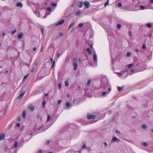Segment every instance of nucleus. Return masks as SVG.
<instances>
[{
  "mask_svg": "<svg viewBox=\"0 0 153 153\" xmlns=\"http://www.w3.org/2000/svg\"><path fill=\"white\" fill-rule=\"evenodd\" d=\"M73 66H74V70H76L77 68V60L76 58H74L73 59Z\"/></svg>",
  "mask_w": 153,
  "mask_h": 153,
  "instance_id": "nucleus-1",
  "label": "nucleus"
},
{
  "mask_svg": "<svg viewBox=\"0 0 153 153\" xmlns=\"http://www.w3.org/2000/svg\"><path fill=\"white\" fill-rule=\"evenodd\" d=\"M65 20L64 19H62L56 23L55 24L56 26H58L59 25H61L64 23Z\"/></svg>",
  "mask_w": 153,
  "mask_h": 153,
  "instance_id": "nucleus-2",
  "label": "nucleus"
},
{
  "mask_svg": "<svg viewBox=\"0 0 153 153\" xmlns=\"http://www.w3.org/2000/svg\"><path fill=\"white\" fill-rule=\"evenodd\" d=\"M84 4L86 8H88L90 7L89 2L87 1H86L84 2Z\"/></svg>",
  "mask_w": 153,
  "mask_h": 153,
  "instance_id": "nucleus-3",
  "label": "nucleus"
},
{
  "mask_svg": "<svg viewBox=\"0 0 153 153\" xmlns=\"http://www.w3.org/2000/svg\"><path fill=\"white\" fill-rule=\"evenodd\" d=\"M95 118V116L93 115L88 114L87 115V118L88 119H94Z\"/></svg>",
  "mask_w": 153,
  "mask_h": 153,
  "instance_id": "nucleus-4",
  "label": "nucleus"
},
{
  "mask_svg": "<svg viewBox=\"0 0 153 153\" xmlns=\"http://www.w3.org/2000/svg\"><path fill=\"white\" fill-rule=\"evenodd\" d=\"M25 91H21L20 94L17 97V98L19 99V98H20L21 97H22L23 96L24 94H25Z\"/></svg>",
  "mask_w": 153,
  "mask_h": 153,
  "instance_id": "nucleus-5",
  "label": "nucleus"
},
{
  "mask_svg": "<svg viewBox=\"0 0 153 153\" xmlns=\"http://www.w3.org/2000/svg\"><path fill=\"white\" fill-rule=\"evenodd\" d=\"M28 108L31 111H33L34 110V107L31 104L28 106Z\"/></svg>",
  "mask_w": 153,
  "mask_h": 153,
  "instance_id": "nucleus-6",
  "label": "nucleus"
},
{
  "mask_svg": "<svg viewBox=\"0 0 153 153\" xmlns=\"http://www.w3.org/2000/svg\"><path fill=\"white\" fill-rule=\"evenodd\" d=\"M83 5V3L81 1H79L78 2V6L79 7H82Z\"/></svg>",
  "mask_w": 153,
  "mask_h": 153,
  "instance_id": "nucleus-7",
  "label": "nucleus"
},
{
  "mask_svg": "<svg viewBox=\"0 0 153 153\" xmlns=\"http://www.w3.org/2000/svg\"><path fill=\"white\" fill-rule=\"evenodd\" d=\"M5 135L4 133L0 134V140H2L4 139L5 138Z\"/></svg>",
  "mask_w": 153,
  "mask_h": 153,
  "instance_id": "nucleus-8",
  "label": "nucleus"
},
{
  "mask_svg": "<svg viewBox=\"0 0 153 153\" xmlns=\"http://www.w3.org/2000/svg\"><path fill=\"white\" fill-rule=\"evenodd\" d=\"M94 61L95 62L97 61V58L96 54L95 53L93 55V57Z\"/></svg>",
  "mask_w": 153,
  "mask_h": 153,
  "instance_id": "nucleus-9",
  "label": "nucleus"
},
{
  "mask_svg": "<svg viewBox=\"0 0 153 153\" xmlns=\"http://www.w3.org/2000/svg\"><path fill=\"white\" fill-rule=\"evenodd\" d=\"M23 36V33H20L18 34L17 37L19 39H21Z\"/></svg>",
  "mask_w": 153,
  "mask_h": 153,
  "instance_id": "nucleus-10",
  "label": "nucleus"
},
{
  "mask_svg": "<svg viewBox=\"0 0 153 153\" xmlns=\"http://www.w3.org/2000/svg\"><path fill=\"white\" fill-rule=\"evenodd\" d=\"M16 6L17 7H19L21 8L23 6V4L21 3L20 2H18L16 4Z\"/></svg>",
  "mask_w": 153,
  "mask_h": 153,
  "instance_id": "nucleus-11",
  "label": "nucleus"
},
{
  "mask_svg": "<svg viewBox=\"0 0 153 153\" xmlns=\"http://www.w3.org/2000/svg\"><path fill=\"white\" fill-rule=\"evenodd\" d=\"M86 51L88 52V53L89 54H91L92 53L91 51L89 48H87Z\"/></svg>",
  "mask_w": 153,
  "mask_h": 153,
  "instance_id": "nucleus-12",
  "label": "nucleus"
},
{
  "mask_svg": "<svg viewBox=\"0 0 153 153\" xmlns=\"http://www.w3.org/2000/svg\"><path fill=\"white\" fill-rule=\"evenodd\" d=\"M108 92L106 91L103 92L102 93V95L103 97H105L106 96L107 94H108Z\"/></svg>",
  "mask_w": 153,
  "mask_h": 153,
  "instance_id": "nucleus-13",
  "label": "nucleus"
},
{
  "mask_svg": "<svg viewBox=\"0 0 153 153\" xmlns=\"http://www.w3.org/2000/svg\"><path fill=\"white\" fill-rule=\"evenodd\" d=\"M147 127H148L147 125L145 124L142 125V128L143 129H144L145 130L147 128Z\"/></svg>",
  "mask_w": 153,
  "mask_h": 153,
  "instance_id": "nucleus-14",
  "label": "nucleus"
},
{
  "mask_svg": "<svg viewBox=\"0 0 153 153\" xmlns=\"http://www.w3.org/2000/svg\"><path fill=\"white\" fill-rule=\"evenodd\" d=\"M81 11L79 10L77 11L75 13V15L77 16H79L81 14Z\"/></svg>",
  "mask_w": 153,
  "mask_h": 153,
  "instance_id": "nucleus-15",
  "label": "nucleus"
},
{
  "mask_svg": "<svg viewBox=\"0 0 153 153\" xmlns=\"http://www.w3.org/2000/svg\"><path fill=\"white\" fill-rule=\"evenodd\" d=\"M123 87H118L117 88L118 91L119 92L122 91L123 90Z\"/></svg>",
  "mask_w": 153,
  "mask_h": 153,
  "instance_id": "nucleus-16",
  "label": "nucleus"
},
{
  "mask_svg": "<svg viewBox=\"0 0 153 153\" xmlns=\"http://www.w3.org/2000/svg\"><path fill=\"white\" fill-rule=\"evenodd\" d=\"M49 48H52L54 49V47L53 43H51L49 45Z\"/></svg>",
  "mask_w": 153,
  "mask_h": 153,
  "instance_id": "nucleus-17",
  "label": "nucleus"
},
{
  "mask_svg": "<svg viewBox=\"0 0 153 153\" xmlns=\"http://www.w3.org/2000/svg\"><path fill=\"white\" fill-rule=\"evenodd\" d=\"M123 72L122 71H121V72L120 73H117L118 76H119L121 77L122 76V74H123Z\"/></svg>",
  "mask_w": 153,
  "mask_h": 153,
  "instance_id": "nucleus-18",
  "label": "nucleus"
},
{
  "mask_svg": "<svg viewBox=\"0 0 153 153\" xmlns=\"http://www.w3.org/2000/svg\"><path fill=\"white\" fill-rule=\"evenodd\" d=\"M18 142L17 141H15L14 143V147L15 148H17L18 146Z\"/></svg>",
  "mask_w": 153,
  "mask_h": 153,
  "instance_id": "nucleus-19",
  "label": "nucleus"
},
{
  "mask_svg": "<svg viewBox=\"0 0 153 153\" xmlns=\"http://www.w3.org/2000/svg\"><path fill=\"white\" fill-rule=\"evenodd\" d=\"M74 24V22H73L71 23L69 27H68V29L69 30L70 28L73 26Z\"/></svg>",
  "mask_w": 153,
  "mask_h": 153,
  "instance_id": "nucleus-20",
  "label": "nucleus"
},
{
  "mask_svg": "<svg viewBox=\"0 0 153 153\" xmlns=\"http://www.w3.org/2000/svg\"><path fill=\"white\" fill-rule=\"evenodd\" d=\"M65 85L66 87L68 86L69 85L68 82V81H65Z\"/></svg>",
  "mask_w": 153,
  "mask_h": 153,
  "instance_id": "nucleus-21",
  "label": "nucleus"
},
{
  "mask_svg": "<svg viewBox=\"0 0 153 153\" xmlns=\"http://www.w3.org/2000/svg\"><path fill=\"white\" fill-rule=\"evenodd\" d=\"M22 116L24 118H25V117L26 114H25V110H24L23 111L22 114Z\"/></svg>",
  "mask_w": 153,
  "mask_h": 153,
  "instance_id": "nucleus-22",
  "label": "nucleus"
},
{
  "mask_svg": "<svg viewBox=\"0 0 153 153\" xmlns=\"http://www.w3.org/2000/svg\"><path fill=\"white\" fill-rule=\"evenodd\" d=\"M91 80H90V79L88 81V82H87V83H86V85H87V86H89L90 85L91 82Z\"/></svg>",
  "mask_w": 153,
  "mask_h": 153,
  "instance_id": "nucleus-23",
  "label": "nucleus"
},
{
  "mask_svg": "<svg viewBox=\"0 0 153 153\" xmlns=\"http://www.w3.org/2000/svg\"><path fill=\"white\" fill-rule=\"evenodd\" d=\"M133 64H131L127 65V66L129 68H130L133 66Z\"/></svg>",
  "mask_w": 153,
  "mask_h": 153,
  "instance_id": "nucleus-24",
  "label": "nucleus"
},
{
  "mask_svg": "<svg viewBox=\"0 0 153 153\" xmlns=\"http://www.w3.org/2000/svg\"><path fill=\"white\" fill-rule=\"evenodd\" d=\"M140 7L141 8V10H143L145 9H146L147 8L146 7L143 6H140Z\"/></svg>",
  "mask_w": 153,
  "mask_h": 153,
  "instance_id": "nucleus-25",
  "label": "nucleus"
},
{
  "mask_svg": "<svg viewBox=\"0 0 153 153\" xmlns=\"http://www.w3.org/2000/svg\"><path fill=\"white\" fill-rule=\"evenodd\" d=\"M16 32V29H15L13 30L12 31H11V34L12 35L14 34Z\"/></svg>",
  "mask_w": 153,
  "mask_h": 153,
  "instance_id": "nucleus-26",
  "label": "nucleus"
},
{
  "mask_svg": "<svg viewBox=\"0 0 153 153\" xmlns=\"http://www.w3.org/2000/svg\"><path fill=\"white\" fill-rule=\"evenodd\" d=\"M146 26L149 27L150 28L152 27V25L150 23H148L146 24Z\"/></svg>",
  "mask_w": 153,
  "mask_h": 153,
  "instance_id": "nucleus-27",
  "label": "nucleus"
},
{
  "mask_svg": "<svg viewBox=\"0 0 153 153\" xmlns=\"http://www.w3.org/2000/svg\"><path fill=\"white\" fill-rule=\"evenodd\" d=\"M51 5L52 6L54 7H56L57 6V4L54 3H51Z\"/></svg>",
  "mask_w": 153,
  "mask_h": 153,
  "instance_id": "nucleus-28",
  "label": "nucleus"
},
{
  "mask_svg": "<svg viewBox=\"0 0 153 153\" xmlns=\"http://www.w3.org/2000/svg\"><path fill=\"white\" fill-rule=\"evenodd\" d=\"M131 55V53L130 52H128L126 53V56L127 57H129Z\"/></svg>",
  "mask_w": 153,
  "mask_h": 153,
  "instance_id": "nucleus-29",
  "label": "nucleus"
},
{
  "mask_svg": "<svg viewBox=\"0 0 153 153\" xmlns=\"http://www.w3.org/2000/svg\"><path fill=\"white\" fill-rule=\"evenodd\" d=\"M117 139L116 137H114L112 139V140L114 142H115L117 141Z\"/></svg>",
  "mask_w": 153,
  "mask_h": 153,
  "instance_id": "nucleus-30",
  "label": "nucleus"
},
{
  "mask_svg": "<svg viewBox=\"0 0 153 153\" xmlns=\"http://www.w3.org/2000/svg\"><path fill=\"white\" fill-rule=\"evenodd\" d=\"M142 144L145 147L147 146L148 145L147 143L146 142H143L142 143Z\"/></svg>",
  "mask_w": 153,
  "mask_h": 153,
  "instance_id": "nucleus-31",
  "label": "nucleus"
},
{
  "mask_svg": "<svg viewBox=\"0 0 153 153\" xmlns=\"http://www.w3.org/2000/svg\"><path fill=\"white\" fill-rule=\"evenodd\" d=\"M117 27L119 29H120L121 27V26L120 24H118L117 25Z\"/></svg>",
  "mask_w": 153,
  "mask_h": 153,
  "instance_id": "nucleus-32",
  "label": "nucleus"
},
{
  "mask_svg": "<svg viewBox=\"0 0 153 153\" xmlns=\"http://www.w3.org/2000/svg\"><path fill=\"white\" fill-rule=\"evenodd\" d=\"M51 118V116L50 115L48 114V117H47V121H49L50 119Z\"/></svg>",
  "mask_w": 153,
  "mask_h": 153,
  "instance_id": "nucleus-33",
  "label": "nucleus"
},
{
  "mask_svg": "<svg viewBox=\"0 0 153 153\" xmlns=\"http://www.w3.org/2000/svg\"><path fill=\"white\" fill-rule=\"evenodd\" d=\"M46 10L48 12H51V7H48L47 9Z\"/></svg>",
  "mask_w": 153,
  "mask_h": 153,
  "instance_id": "nucleus-34",
  "label": "nucleus"
},
{
  "mask_svg": "<svg viewBox=\"0 0 153 153\" xmlns=\"http://www.w3.org/2000/svg\"><path fill=\"white\" fill-rule=\"evenodd\" d=\"M104 147L105 148H107L108 146V144L106 142H105L104 143Z\"/></svg>",
  "mask_w": 153,
  "mask_h": 153,
  "instance_id": "nucleus-35",
  "label": "nucleus"
},
{
  "mask_svg": "<svg viewBox=\"0 0 153 153\" xmlns=\"http://www.w3.org/2000/svg\"><path fill=\"white\" fill-rule=\"evenodd\" d=\"M109 0H107V1L105 2V6H106L109 3Z\"/></svg>",
  "mask_w": 153,
  "mask_h": 153,
  "instance_id": "nucleus-36",
  "label": "nucleus"
},
{
  "mask_svg": "<svg viewBox=\"0 0 153 153\" xmlns=\"http://www.w3.org/2000/svg\"><path fill=\"white\" fill-rule=\"evenodd\" d=\"M42 105L43 107H45V101H43L42 103Z\"/></svg>",
  "mask_w": 153,
  "mask_h": 153,
  "instance_id": "nucleus-37",
  "label": "nucleus"
},
{
  "mask_svg": "<svg viewBox=\"0 0 153 153\" xmlns=\"http://www.w3.org/2000/svg\"><path fill=\"white\" fill-rule=\"evenodd\" d=\"M53 64L52 65V68H53V66H54L55 64V62L54 60H53V62H52Z\"/></svg>",
  "mask_w": 153,
  "mask_h": 153,
  "instance_id": "nucleus-38",
  "label": "nucleus"
},
{
  "mask_svg": "<svg viewBox=\"0 0 153 153\" xmlns=\"http://www.w3.org/2000/svg\"><path fill=\"white\" fill-rule=\"evenodd\" d=\"M83 24L82 23H80L78 25V26L79 27H81L83 26Z\"/></svg>",
  "mask_w": 153,
  "mask_h": 153,
  "instance_id": "nucleus-39",
  "label": "nucleus"
},
{
  "mask_svg": "<svg viewBox=\"0 0 153 153\" xmlns=\"http://www.w3.org/2000/svg\"><path fill=\"white\" fill-rule=\"evenodd\" d=\"M70 105V104L68 102L66 103V105L67 107H68Z\"/></svg>",
  "mask_w": 153,
  "mask_h": 153,
  "instance_id": "nucleus-40",
  "label": "nucleus"
},
{
  "mask_svg": "<svg viewBox=\"0 0 153 153\" xmlns=\"http://www.w3.org/2000/svg\"><path fill=\"white\" fill-rule=\"evenodd\" d=\"M62 102V100H59L58 101V102H57V105H59L60 103L61 102Z\"/></svg>",
  "mask_w": 153,
  "mask_h": 153,
  "instance_id": "nucleus-41",
  "label": "nucleus"
},
{
  "mask_svg": "<svg viewBox=\"0 0 153 153\" xmlns=\"http://www.w3.org/2000/svg\"><path fill=\"white\" fill-rule=\"evenodd\" d=\"M35 68V67H34L32 68V69L31 70V72H33L34 71V69Z\"/></svg>",
  "mask_w": 153,
  "mask_h": 153,
  "instance_id": "nucleus-42",
  "label": "nucleus"
},
{
  "mask_svg": "<svg viewBox=\"0 0 153 153\" xmlns=\"http://www.w3.org/2000/svg\"><path fill=\"white\" fill-rule=\"evenodd\" d=\"M58 87H59V89H60L61 88V83H59L58 84Z\"/></svg>",
  "mask_w": 153,
  "mask_h": 153,
  "instance_id": "nucleus-43",
  "label": "nucleus"
},
{
  "mask_svg": "<svg viewBox=\"0 0 153 153\" xmlns=\"http://www.w3.org/2000/svg\"><path fill=\"white\" fill-rule=\"evenodd\" d=\"M16 126L17 127H19L20 126V123H17L16 124Z\"/></svg>",
  "mask_w": 153,
  "mask_h": 153,
  "instance_id": "nucleus-44",
  "label": "nucleus"
},
{
  "mask_svg": "<svg viewBox=\"0 0 153 153\" xmlns=\"http://www.w3.org/2000/svg\"><path fill=\"white\" fill-rule=\"evenodd\" d=\"M118 5L119 7H121L122 6V5L121 3H119L118 4Z\"/></svg>",
  "mask_w": 153,
  "mask_h": 153,
  "instance_id": "nucleus-45",
  "label": "nucleus"
},
{
  "mask_svg": "<svg viewBox=\"0 0 153 153\" xmlns=\"http://www.w3.org/2000/svg\"><path fill=\"white\" fill-rule=\"evenodd\" d=\"M17 120H18V121H20L21 120V118L20 117H18L17 118Z\"/></svg>",
  "mask_w": 153,
  "mask_h": 153,
  "instance_id": "nucleus-46",
  "label": "nucleus"
},
{
  "mask_svg": "<svg viewBox=\"0 0 153 153\" xmlns=\"http://www.w3.org/2000/svg\"><path fill=\"white\" fill-rule=\"evenodd\" d=\"M28 75V74L27 75L25 76L24 77V78H23V81L25 80V79H26V78H27V75Z\"/></svg>",
  "mask_w": 153,
  "mask_h": 153,
  "instance_id": "nucleus-47",
  "label": "nucleus"
},
{
  "mask_svg": "<svg viewBox=\"0 0 153 153\" xmlns=\"http://www.w3.org/2000/svg\"><path fill=\"white\" fill-rule=\"evenodd\" d=\"M86 147V145L85 144H84L83 145V146L82 147V148H85Z\"/></svg>",
  "mask_w": 153,
  "mask_h": 153,
  "instance_id": "nucleus-48",
  "label": "nucleus"
},
{
  "mask_svg": "<svg viewBox=\"0 0 153 153\" xmlns=\"http://www.w3.org/2000/svg\"><path fill=\"white\" fill-rule=\"evenodd\" d=\"M41 31L42 34H44V30L43 28H41Z\"/></svg>",
  "mask_w": 153,
  "mask_h": 153,
  "instance_id": "nucleus-49",
  "label": "nucleus"
},
{
  "mask_svg": "<svg viewBox=\"0 0 153 153\" xmlns=\"http://www.w3.org/2000/svg\"><path fill=\"white\" fill-rule=\"evenodd\" d=\"M36 50V47H34L33 49V51H35Z\"/></svg>",
  "mask_w": 153,
  "mask_h": 153,
  "instance_id": "nucleus-50",
  "label": "nucleus"
},
{
  "mask_svg": "<svg viewBox=\"0 0 153 153\" xmlns=\"http://www.w3.org/2000/svg\"><path fill=\"white\" fill-rule=\"evenodd\" d=\"M43 49V45H42V48H41V49L40 51V52H42V51Z\"/></svg>",
  "mask_w": 153,
  "mask_h": 153,
  "instance_id": "nucleus-51",
  "label": "nucleus"
},
{
  "mask_svg": "<svg viewBox=\"0 0 153 153\" xmlns=\"http://www.w3.org/2000/svg\"><path fill=\"white\" fill-rule=\"evenodd\" d=\"M38 65V63L37 62H36L34 63V65L37 66Z\"/></svg>",
  "mask_w": 153,
  "mask_h": 153,
  "instance_id": "nucleus-52",
  "label": "nucleus"
},
{
  "mask_svg": "<svg viewBox=\"0 0 153 153\" xmlns=\"http://www.w3.org/2000/svg\"><path fill=\"white\" fill-rule=\"evenodd\" d=\"M142 48L143 49H145L146 48V46L145 45H143L142 46Z\"/></svg>",
  "mask_w": 153,
  "mask_h": 153,
  "instance_id": "nucleus-53",
  "label": "nucleus"
},
{
  "mask_svg": "<svg viewBox=\"0 0 153 153\" xmlns=\"http://www.w3.org/2000/svg\"><path fill=\"white\" fill-rule=\"evenodd\" d=\"M108 113V114H111L112 111H109Z\"/></svg>",
  "mask_w": 153,
  "mask_h": 153,
  "instance_id": "nucleus-54",
  "label": "nucleus"
},
{
  "mask_svg": "<svg viewBox=\"0 0 153 153\" xmlns=\"http://www.w3.org/2000/svg\"><path fill=\"white\" fill-rule=\"evenodd\" d=\"M50 59L51 60V62H53V59L52 58H50Z\"/></svg>",
  "mask_w": 153,
  "mask_h": 153,
  "instance_id": "nucleus-55",
  "label": "nucleus"
},
{
  "mask_svg": "<svg viewBox=\"0 0 153 153\" xmlns=\"http://www.w3.org/2000/svg\"><path fill=\"white\" fill-rule=\"evenodd\" d=\"M111 88H109L108 89V92L109 93L111 91Z\"/></svg>",
  "mask_w": 153,
  "mask_h": 153,
  "instance_id": "nucleus-56",
  "label": "nucleus"
},
{
  "mask_svg": "<svg viewBox=\"0 0 153 153\" xmlns=\"http://www.w3.org/2000/svg\"><path fill=\"white\" fill-rule=\"evenodd\" d=\"M60 56V53H58L57 54V57L58 58H59V57Z\"/></svg>",
  "mask_w": 153,
  "mask_h": 153,
  "instance_id": "nucleus-57",
  "label": "nucleus"
},
{
  "mask_svg": "<svg viewBox=\"0 0 153 153\" xmlns=\"http://www.w3.org/2000/svg\"><path fill=\"white\" fill-rule=\"evenodd\" d=\"M49 14H50V13H48V14H47L46 13H45V18H46V16H47V15H49Z\"/></svg>",
  "mask_w": 153,
  "mask_h": 153,
  "instance_id": "nucleus-58",
  "label": "nucleus"
},
{
  "mask_svg": "<svg viewBox=\"0 0 153 153\" xmlns=\"http://www.w3.org/2000/svg\"><path fill=\"white\" fill-rule=\"evenodd\" d=\"M90 47L91 48H92V47H93V44H90Z\"/></svg>",
  "mask_w": 153,
  "mask_h": 153,
  "instance_id": "nucleus-59",
  "label": "nucleus"
},
{
  "mask_svg": "<svg viewBox=\"0 0 153 153\" xmlns=\"http://www.w3.org/2000/svg\"><path fill=\"white\" fill-rule=\"evenodd\" d=\"M45 97H46L48 95V93L45 94Z\"/></svg>",
  "mask_w": 153,
  "mask_h": 153,
  "instance_id": "nucleus-60",
  "label": "nucleus"
},
{
  "mask_svg": "<svg viewBox=\"0 0 153 153\" xmlns=\"http://www.w3.org/2000/svg\"><path fill=\"white\" fill-rule=\"evenodd\" d=\"M63 35V33H61L59 34V36H62Z\"/></svg>",
  "mask_w": 153,
  "mask_h": 153,
  "instance_id": "nucleus-61",
  "label": "nucleus"
},
{
  "mask_svg": "<svg viewBox=\"0 0 153 153\" xmlns=\"http://www.w3.org/2000/svg\"><path fill=\"white\" fill-rule=\"evenodd\" d=\"M42 152V151L40 150H39V151L38 152V153H41Z\"/></svg>",
  "mask_w": 153,
  "mask_h": 153,
  "instance_id": "nucleus-62",
  "label": "nucleus"
},
{
  "mask_svg": "<svg viewBox=\"0 0 153 153\" xmlns=\"http://www.w3.org/2000/svg\"><path fill=\"white\" fill-rule=\"evenodd\" d=\"M67 153H72L70 151H69Z\"/></svg>",
  "mask_w": 153,
  "mask_h": 153,
  "instance_id": "nucleus-63",
  "label": "nucleus"
},
{
  "mask_svg": "<svg viewBox=\"0 0 153 153\" xmlns=\"http://www.w3.org/2000/svg\"><path fill=\"white\" fill-rule=\"evenodd\" d=\"M150 2L152 3H153V0H150Z\"/></svg>",
  "mask_w": 153,
  "mask_h": 153,
  "instance_id": "nucleus-64",
  "label": "nucleus"
}]
</instances>
